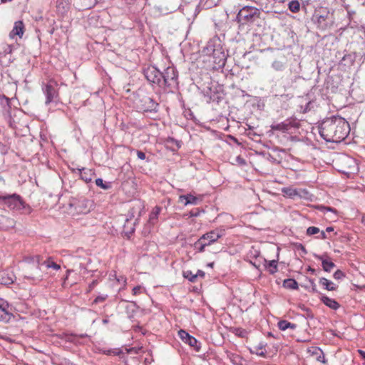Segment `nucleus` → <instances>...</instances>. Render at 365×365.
Masks as SVG:
<instances>
[{
    "instance_id": "17",
    "label": "nucleus",
    "mask_w": 365,
    "mask_h": 365,
    "mask_svg": "<svg viewBox=\"0 0 365 365\" xmlns=\"http://www.w3.org/2000/svg\"><path fill=\"white\" fill-rule=\"evenodd\" d=\"M56 6L57 12L61 15H64L69 10V2L68 0H56Z\"/></svg>"
},
{
    "instance_id": "23",
    "label": "nucleus",
    "mask_w": 365,
    "mask_h": 365,
    "mask_svg": "<svg viewBox=\"0 0 365 365\" xmlns=\"http://www.w3.org/2000/svg\"><path fill=\"white\" fill-rule=\"evenodd\" d=\"M277 326H278V328L282 331H285L287 329H291L294 330L297 328V325L295 324L289 322L287 320H280L277 323Z\"/></svg>"
},
{
    "instance_id": "31",
    "label": "nucleus",
    "mask_w": 365,
    "mask_h": 365,
    "mask_svg": "<svg viewBox=\"0 0 365 365\" xmlns=\"http://www.w3.org/2000/svg\"><path fill=\"white\" fill-rule=\"evenodd\" d=\"M96 185L103 190H108L111 187L110 182H103V179L101 178L96 179Z\"/></svg>"
},
{
    "instance_id": "14",
    "label": "nucleus",
    "mask_w": 365,
    "mask_h": 365,
    "mask_svg": "<svg viewBox=\"0 0 365 365\" xmlns=\"http://www.w3.org/2000/svg\"><path fill=\"white\" fill-rule=\"evenodd\" d=\"M223 235L224 230L216 229L202 235L201 237L207 242H209V245L210 246Z\"/></svg>"
},
{
    "instance_id": "18",
    "label": "nucleus",
    "mask_w": 365,
    "mask_h": 365,
    "mask_svg": "<svg viewBox=\"0 0 365 365\" xmlns=\"http://www.w3.org/2000/svg\"><path fill=\"white\" fill-rule=\"evenodd\" d=\"M24 24L22 21H16L14 24V29L9 34L11 38H14L15 36L21 37L24 34Z\"/></svg>"
},
{
    "instance_id": "11",
    "label": "nucleus",
    "mask_w": 365,
    "mask_h": 365,
    "mask_svg": "<svg viewBox=\"0 0 365 365\" xmlns=\"http://www.w3.org/2000/svg\"><path fill=\"white\" fill-rule=\"evenodd\" d=\"M141 108L145 112H157L159 104L151 97L144 96L140 99Z\"/></svg>"
},
{
    "instance_id": "43",
    "label": "nucleus",
    "mask_w": 365,
    "mask_h": 365,
    "mask_svg": "<svg viewBox=\"0 0 365 365\" xmlns=\"http://www.w3.org/2000/svg\"><path fill=\"white\" fill-rule=\"evenodd\" d=\"M137 156L140 160H145V154L141 150H137Z\"/></svg>"
},
{
    "instance_id": "29",
    "label": "nucleus",
    "mask_w": 365,
    "mask_h": 365,
    "mask_svg": "<svg viewBox=\"0 0 365 365\" xmlns=\"http://www.w3.org/2000/svg\"><path fill=\"white\" fill-rule=\"evenodd\" d=\"M289 9L293 12V13H297L299 11L300 9V4H299V2L297 0H293V1H291L289 3Z\"/></svg>"
},
{
    "instance_id": "19",
    "label": "nucleus",
    "mask_w": 365,
    "mask_h": 365,
    "mask_svg": "<svg viewBox=\"0 0 365 365\" xmlns=\"http://www.w3.org/2000/svg\"><path fill=\"white\" fill-rule=\"evenodd\" d=\"M319 282H320V284L322 285V287L328 291L336 290L338 287L337 284H336L324 277L321 278Z\"/></svg>"
},
{
    "instance_id": "54",
    "label": "nucleus",
    "mask_w": 365,
    "mask_h": 365,
    "mask_svg": "<svg viewBox=\"0 0 365 365\" xmlns=\"http://www.w3.org/2000/svg\"><path fill=\"white\" fill-rule=\"evenodd\" d=\"M12 0H1L2 2L5 3V2H7V1H11Z\"/></svg>"
},
{
    "instance_id": "24",
    "label": "nucleus",
    "mask_w": 365,
    "mask_h": 365,
    "mask_svg": "<svg viewBox=\"0 0 365 365\" xmlns=\"http://www.w3.org/2000/svg\"><path fill=\"white\" fill-rule=\"evenodd\" d=\"M80 170V176L81 178L84 180L86 182H89L92 180L93 173L91 170H88L86 168H82Z\"/></svg>"
},
{
    "instance_id": "50",
    "label": "nucleus",
    "mask_w": 365,
    "mask_h": 365,
    "mask_svg": "<svg viewBox=\"0 0 365 365\" xmlns=\"http://www.w3.org/2000/svg\"><path fill=\"white\" fill-rule=\"evenodd\" d=\"M317 0H306L307 4H309L310 2L317 1Z\"/></svg>"
},
{
    "instance_id": "25",
    "label": "nucleus",
    "mask_w": 365,
    "mask_h": 365,
    "mask_svg": "<svg viewBox=\"0 0 365 365\" xmlns=\"http://www.w3.org/2000/svg\"><path fill=\"white\" fill-rule=\"evenodd\" d=\"M322 266L324 272H330L335 267V264L330 259L326 258L322 259Z\"/></svg>"
},
{
    "instance_id": "12",
    "label": "nucleus",
    "mask_w": 365,
    "mask_h": 365,
    "mask_svg": "<svg viewBox=\"0 0 365 365\" xmlns=\"http://www.w3.org/2000/svg\"><path fill=\"white\" fill-rule=\"evenodd\" d=\"M178 336L181 339V340L189 344L191 347H192L195 351H199L200 349V346L197 341V340L192 336L190 335L185 330H180L178 331Z\"/></svg>"
},
{
    "instance_id": "41",
    "label": "nucleus",
    "mask_w": 365,
    "mask_h": 365,
    "mask_svg": "<svg viewBox=\"0 0 365 365\" xmlns=\"http://www.w3.org/2000/svg\"><path fill=\"white\" fill-rule=\"evenodd\" d=\"M168 142H170V143H173V144H175V145H176V146H177L178 148H180V141H178V140H175V139H174V138H170L168 140Z\"/></svg>"
},
{
    "instance_id": "30",
    "label": "nucleus",
    "mask_w": 365,
    "mask_h": 365,
    "mask_svg": "<svg viewBox=\"0 0 365 365\" xmlns=\"http://www.w3.org/2000/svg\"><path fill=\"white\" fill-rule=\"evenodd\" d=\"M313 354L317 356V360L318 361H320L324 364L326 362L325 356L322 349H320L319 348H315Z\"/></svg>"
},
{
    "instance_id": "49",
    "label": "nucleus",
    "mask_w": 365,
    "mask_h": 365,
    "mask_svg": "<svg viewBox=\"0 0 365 365\" xmlns=\"http://www.w3.org/2000/svg\"><path fill=\"white\" fill-rule=\"evenodd\" d=\"M334 274H343V272H342L341 270H339V269H336V270L334 272Z\"/></svg>"
},
{
    "instance_id": "15",
    "label": "nucleus",
    "mask_w": 365,
    "mask_h": 365,
    "mask_svg": "<svg viewBox=\"0 0 365 365\" xmlns=\"http://www.w3.org/2000/svg\"><path fill=\"white\" fill-rule=\"evenodd\" d=\"M201 200V198L195 197L192 194L183 195L179 197V202H183L184 205H198Z\"/></svg>"
},
{
    "instance_id": "56",
    "label": "nucleus",
    "mask_w": 365,
    "mask_h": 365,
    "mask_svg": "<svg viewBox=\"0 0 365 365\" xmlns=\"http://www.w3.org/2000/svg\"><path fill=\"white\" fill-rule=\"evenodd\" d=\"M308 270L312 271V272H314V269H311V267H309Z\"/></svg>"
},
{
    "instance_id": "28",
    "label": "nucleus",
    "mask_w": 365,
    "mask_h": 365,
    "mask_svg": "<svg viewBox=\"0 0 365 365\" xmlns=\"http://www.w3.org/2000/svg\"><path fill=\"white\" fill-rule=\"evenodd\" d=\"M272 67L277 71H281L284 69L285 63L282 61L275 60L272 62Z\"/></svg>"
},
{
    "instance_id": "36",
    "label": "nucleus",
    "mask_w": 365,
    "mask_h": 365,
    "mask_svg": "<svg viewBox=\"0 0 365 365\" xmlns=\"http://www.w3.org/2000/svg\"><path fill=\"white\" fill-rule=\"evenodd\" d=\"M65 340L71 343H76L77 341V336L73 334H66Z\"/></svg>"
},
{
    "instance_id": "22",
    "label": "nucleus",
    "mask_w": 365,
    "mask_h": 365,
    "mask_svg": "<svg viewBox=\"0 0 365 365\" xmlns=\"http://www.w3.org/2000/svg\"><path fill=\"white\" fill-rule=\"evenodd\" d=\"M194 249L199 252H202L205 250L206 247H209V242H207L201 237L194 243Z\"/></svg>"
},
{
    "instance_id": "33",
    "label": "nucleus",
    "mask_w": 365,
    "mask_h": 365,
    "mask_svg": "<svg viewBox=\"0 0 365 365\" xmlns=\"http://www.w3.org/2000/svg\"><path fill=\"white\" fill-rule=\"evenodd\" d=\"M264 346L265 345L263 343H259V345L255 346L256 351L255 353L258 356H265L266 351H264Z\"/></svg>"
},
{
    "instance_id": "42",
    "label": "nucleus",
    "mask_w": 365,
    "mask_h": 365,
    "mask_svg": "<svg viewBox=\"0 0 365 365\" xmlns=\"http://www.w3.org/2000/svg\"><path fill=\"white\" fill-rule=\"evenodd\" d=\"M316 238L320 239V240H326L328 237H327V235H326V233L324 231H320L319 235L317 236Z\"/></svg>"
},
{
    "instance_id": "35",
    "label": "nucleus",
    "mask_w": 365,
    "mask_h": 365,
    "mask_svg": "<svg viewBox=\"0 0 365 365\" xmlns=\"http://www.w3.org/2000/svg\"><path fill=\"white\" fill-rule=\"evenodd\" d=\"M319 232H320V230L318 227H314V226L309 227L307 230V235L309 236H311V235H313L315 234H318Z\"/></svg>"
},
{
    "instance_id": "5",
    "label": "nucleus",
    "mask_w": 365,
    "mask_h": 365,
    "mask_svg": "<svg viewBox=\"0 0 365 365\" xmlns=\"http://www.w3.org/2000/svg\"><path fill=\"white\" fill-rule=\"evenodd\" d=\"M33 260L36 262L41 272H44L47 271L50 272H58L61 271V266L59 263L54 261L51 257L43 258L40 255H36L33 257Z\"/></svg>"
},
{
    "instance_id": "8",
    "label": "nucleus",
    "mask_w": 365,
    "mask_h": 365,
    "mask_svg": "<svg viewBox=\"0 0 365 365\" xmlns=\"http://www.w3.org/2000/svg\"><path fill=\"white\" fill-rule=\"evenodd\" d=\"M56 86L57 83L54 81H50L48 83L42 85V91L46 96V105L57 101L58 93Z\"/></svg>"
},
{
    "instance_id": "16",
    "label": "nucleus",
    "mask_w": 365,
    "mask_h": 365,
    "mask_svg": "<svg viewBox=\"0 0 365 365\" xmlns=\"http://www.w3.org/2000/svg\"><path fill=\"white\" fill-rule=\"evenodd\" d=\"M293 123L290 120L287 119L284 122L271 125V129L272 130H279L283 133L287 132L291 127H293Z\"/></svg>"
},
{
    "instance_id": "48",
    "label": "nucleus",
    "mask_w": 365,
    "mask_h": 365,
    "mask_svg": "<svg viewBox=\"0 0 365 365\" xmlns=\"http://www.w3.org/2000/svg\"><path fill=\"white\" fill-rule=\"evenodd\" d=\"M326 231L329 232H332V231H334V227H327Z\"/></svg>"
},
{
    "instance_id": "39",
    "label": "nucleus",
    "mask_w": 365,
    "mask_h": 365,
    "mask_svg": "<svg viewBox=\"0 0 365 365\" xmlns=\"http://www.w3.org/2000/svg\"><path fill=\"white\" fill-rule=\"evenodd\" d=\"M185 278L187 279L190 282H195L197 277L199 275H183ZM200 277H203L204 275H200Z\"/></svg>"
},
{
    "instance_id": "55",
    "label": "nucleus",
    "mask_w": 365,
    "mask_h": 365,
    "mask_svg": "<svg viewBox=\"0 0 365 365\" xmlns=\"http://www.w3.org/2000/svg\"><path fill=\"white\" fill-rule=\"evenodd\" d=\"M301 247H302V250L304 252H306L304 247L302 245H301Z\"/></svg>"
},
{
    "instance_id": "26",
    "label": "nucleus",
    "mask_w": 365,
    "mask_h": 365,
    "mask_svg": "<svg viewBox=\"0 0 365 365\" xmlns=\"http://www.w3.org/2000/svg\"><path fill=\"white\" fill-rule=\"evenodd\" d=\"M15 275H0V284L8 286L14 283Z\"/></svg>"
},
{
    "instance_id": "21",
    "label": "nucleus",
    "mask_w": 365,
    "mask_h": 365,
    "mask_svg": "<svg viewBox=\"0 0 365 365\" xmlns=\"http://www.w3.org/2000/svg\"><path fill=\"white\" fill-rule=\"evenodd\" d=\"M161 211V207L155 206L150 214L148 223L151 225H155L158 220V215Z\"/></svg>"
},
{
    "instance_id": "47",
    "label": "nucleus",
    "mask_w": 365,
    "mask_h": 365,
    "mask_svg": "<svg viewBox=\"0 0 365 365\" xmlns=\"http://www.w3.org/2000/svg\"><path fill=\"white\" fill-rule=\"evenodd\" d=\"M359 353L360 354V355L364 358L365 359V351H362V350H359Z\"/></svg>"
},
{
    "instance_id": "3",
    "label": "nucleus",
    "mask_w": 365,
    "mask_h": 365,
    "mask_svg": "<svg viewBox=\"0 0 365 365\" xmlns=\"http://www.w3.org/2000/svg\"><path fill=\"white\" fill-rule=\"evenodd\" d=\"M260 11L256 7L246 6L242 8L237 15V21L242 25L251 24L259 19Z\"/></svg>"
},
{
    "instance_id": "44",
    "label": "nucleus",
    "mask_w": 365,
    "mask_h": 365,
    "mask_svg": "<svg viewBox=\"0 0 365 365\" xmlns=\"http://www.w3.org/2000/svg\"><path fill=\"white\" fill-rule=\"evenodd\" d=\"M321 210L322 211H331V212H335V210L332 207H321Z\"/></svg>"
},
{
    "instance_id": "40",
    "label": "nucleus",
    "mask_w": 365,
    "mask_h": 365,
    "mask_svg": "<svg viewBox=\"0 0 365 365\" xmlns=\"http://www.w3.org/2000/svg\"><path fill=\"white\" fill-rule=\"evenodd\" d=\"M202 210H200L199 208H195V210H192L190 212V215L191 217H197L200 215V213Z\"/></svg>"
},
{
    "instance_id": "45",
    "label": "nucleus",
    "mask_w": 365,
    "mask_h": 365,
    "mask_svg": "<svg viewBox=\"0 0 365 365\" xmlns=\"http://www.w3.org/2000/svg\"><path fill=\"white\" fill-rule=\"evenodd\" d=\"M354 286L359 287V288H363L365 287V284H364V282H363L362 284H354Z\"/></svg>"
},
{
    "instance_id": "37",
    "label": "nucleus",
    "mask_w": 365,
    "mask_h": 365,
    "mask_svg": "<svg viewBox=\"0 0 365 365\" xmlns=\"http://www.w3.org/2000/svg\"><path fill=\"white\" fill-rule=\"evenodd\" d=\"M143 290H145V289L141 286H136V287H133V293L134 295H137V294L142 293Z\"/></svg>"
},
{
    "instance_id": "10",
    "label": "nucleus",
    "mask_w": 365,
    "mask_h": 365,
    "mask_svg": "<svg viewBox=\"0 0 365 365\" xmlns=\"http://www.w3.org/2000/svg\"><path fill=\"white\" fill-rule=\"evenodd\" d=\"M145 78L150 83L160 87L161 71L155 66H149L143 70Z\"/></svg>"
},
{
    "instance_id": "46",
    "label": "nucleus",
    "mask_w": 365,
    "mask_h": 365,
    "mask_svg": "<svg viewBox=\"0 0 365 365\" xmlns=\"http://www.w3.org/2000/svg\"><path fill=\"white\" fill-rule=\"evenodd\" d=\"M237 160L241 164H245V160L244 159L241 158L240 157H237Z\"/></svg>"
},
{
    "instance_id": "52",
    "label": "nucleus",
    "mask_w": 365,
    "mask_h": 365,
    "mask_svg": "<svg viewBox=\"0 0 365 365\" xmlns=\"http://www.w3.org/2000/svg\"><path fill=\"white\" fill-rule=\"evenodd\" d=\"M344 275H337V277H336V279H341V277H343Z\"/></svg>"
},
{
    "instance_id": "9",
    "label": "nucleus",
    "mask_w": 365,
    "mask_h": 365,
    "mask_svg": "<svg viewBox=\"0 0 365 365\" xmlns=\"http://www.w3.org/2000/svg\"><path fill=\"white\" fill-rule=\"evenodd\" d=\"M315 16L317 18L316 23L317 26L321 30H326L334 24L333 14L327 10L320 11L319 14H317Z\"/></svg>"
},
{
    "instance_id": "51",
    "label": "nucleus",
    "mask_w": 365,
    "mask_h": 365,
    "mask_svg": "<svg viewBox=\"0 0 365 365\" xmlns=\"http://www.w3.org/2000/svg\"><path fill=\"white\" fill-rule=\"evenodd\" d=\"M196 274H205L204 272L201 271V270H198Z\"/></svg>"
},
{
    "instance_id": "13",
    "label": "nucleus",
    "mask_w": 365,
    "mask_h": 365,
    "mask_svg": "<svg viewBox=\"0 0 365 365\" xmlns=\"http://www.w3.org/2000/svg\"><path fill=\"white\" fill-rule=\"evenodd\" d=\"M12 317L11 308L9 303L0 299V322H8Z\"/></svg>"
},
{
    "instance_id": "2",
    "label": "nucleus",
    "mask_w": 365,
    "mask_h": 365,
    "mask_svg": "<svg viewBox=\"0 0 365 365\" xmlns=\"http://www.w3.org/2000/svg\"><path fill=\"white\" fill-rule=\"evenodd\" d=\"M202 53L213 58V63L218 68H222L225 66L227 54L225 53L222 46L218 38L210 40L206 46L202 49Z\"/></svg>"
},
{
    "instance_id": "6",
    "label": "nucleus",
    "mask_w": 365,
    "mask_h": 365,
    "mask_svg": "<svg viewBox=\"0 0 365 365\" xmlns=\"http://www.w3.org/2000/svg\"><path fill=\"white\" fill-rule=\"evenodd\" d=\"M252 264L261 273L264 270H267L269 272V274H275L276 272H279L280 270L278 269L279 266H285L284 263L283 262L278 263V259L269 261H267L265 259H255V262L252 263Z\"/></svg>"
},
{
    "instance_id": "4",
    "label": "nucleus",
    "mask_w": 365,
    "mask_h": 365,
    "mask_svg": "<svg viewBox=\"0 0 365 365\" xmlns=\"http://www.w3.org/2000/svg\"><path fill=\"white\" fill-rule=\"evenodd\" d=\"M160 87H166L170 89L177 88L178 85V72L174 66H168L161 71Z\"/></svg>"
},
{
    "instance_id": "20",
    "label": "nucleus",
    "mask_w": 365,
    "mask_h": 365,
    "mask_svg": "<svg viewBox=\"0 0 365 365\" xmlns=\"http://www.w3.org/2000/svg\"><path fill=\"white\" fill-rule=\"evenodd\" d=\"M321 300L326 306L331 309L336 310L339 307V304L335 299L327 296H322Z\"/></svg>"
},
{
    "instance_id": "27",
    "label": "nucleus",
    "mask_w": 365,
    "mask_h": 365,
    "mask_svg": "<svg viewBox=\"0 0 365 365\" xmlns=\"http://www.w3.org/2000/svg\"><path fill=\"white\" fill-rule=\"evenodd\" d=\"M283 286L287 289H297L298 288L297 282L293 279H284Z\"/></svg>"
},
{
    "instance_id": "7",
    "label": "nucleus",
    "mask_w": 365,
    "mask_h": 365,
    "mask_svg": "<svg viewBox=\"0 0 365 365\" xmlns=\"http://www.w3.org/2000/svg\"><path fill=\"white\" fill-rule=\"evenodd\" d=\"M1 203L12 210H21L24 207V202L17 194L0 195V204Z\"/></svg>"
},
{
    "instance_id": "34",
    "label": "nucleus",
    "mask_w": 365,
    "mask_h": 365,
    "mask_svg": "<svg viewBox=\"0 0 365 365\" xmlns=\"http://www.w3.org/2000/svg\"><path fill=\"white\" fill-rule=\"evenodd\" d=\"M282 192L287 195L290 197H293L294 196L298 195V192L297 190L290 188V187H284L282 189Z\"/></svg>"
},
{
    "instance_id": "32",
    "label": "nucleus",
    "mask_w": 365,
    "mask_h": 365,
    "mask_svg": "<svg viewBox=\"0 0 365 365\" xmlns=\"http://www.w3.org/2000/svg\"><path fill=\"white\" fill-rule=\"evenodd\" d=\"M79 204H81L79 206H82L83 209L81 210L80 211L82 212H87L89 211L88 205H91L92 202L85 198H83L82 200L78 202Z\"/></svg>"
},
{
    "instance_id": "53",
    "label": "nucleus",
    "mask_w": 365,
    "mask_h": 365,
    "mask_svg": "<svg viewBox=\"0 0 365 365\" xmlns=\"http://www.w3.org/2000/svg\"><path fill=\"white\" fill-rule=\"evenodd\" d=\"M213 264H214V262H211V263H209L207 265H208L209 267H212V266H213Z\"/></svg>"
},
{
    "instance_id": "1",
    "label": "nucleus",
    "mask_w": 365,
    "mask_h": 365,
    "mask_svg": "<svg viewBox=\"0 0 365 365\" xmlns=\"http://www.w3.org/2000/svg\"><path fill=\"white\" fill-rule=\"evenodd\" d=\"M349 131V123L339 116L327 118L319 126V134L327 142H341L347 137Z\"/></svg>"
},
{
    "instance_id": "38",
    "label": "nucleus",
    "mask_w": 365,
    "mask_h": 365,
    "mask_svg": "<svg viewBox=\"0 0 365 365\" xmlns=\"http://www.w3.org/2000/svg\"><path fill=\"white\" fill-rule=\"evenodd\" d=\"M108 295L106 294H103V295H100V296H98L95 299H94V303L97 304V303H99V302H102L103 301H105L107 298Z\"/></svg>"
}]
</instances>
